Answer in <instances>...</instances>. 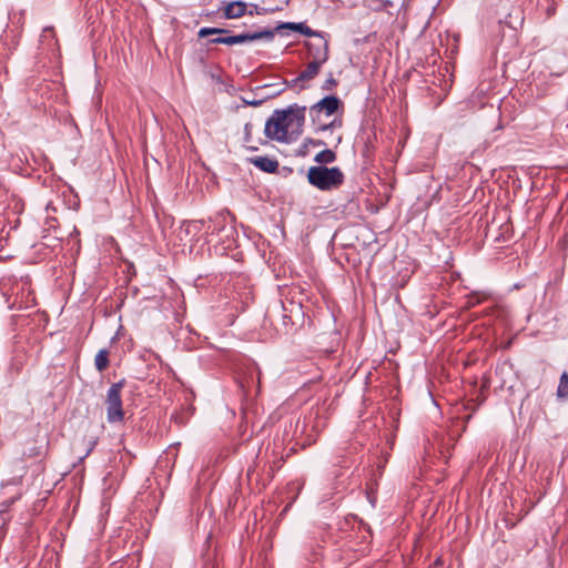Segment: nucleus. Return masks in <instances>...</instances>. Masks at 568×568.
<instances>
[{"mask_svg":"<svg viewBox=\"0 0 568 568\" xmlns=\"http://www.w3.org/2000/svg\"><path fill=\"white\" fill-rule=\"evenodd\" d=\"M302 29H298L297 32L306 36V37H316L318 36L321 32H317V31H314L312 30L306 23L302 22Z\"/></svg>","mask_w":568,"mask_h":568,"instance_id":"obj_16","label":"nucleus"},{"mask_svg":"<svg viewBox=\"0 0 568 568\" xmlns=\"http://www.w3.org/2000/svg\"><path fill=\"white\" fill-rule=\"evenodd\" d=\"M344 173L337 166H311L307 172L308 183L321 191L338 189L344 183Z\"/></svg>","mask_w":568,"mask_h":568,"instance_id":"obj_3","label":"nucleus"},{"mask_svg":"<svg viewBox=\"0 0 568 568\" xmlns=\"http://www.w3.org/2000/svg\"><path fill=\"white\" fill-rule=\"evenodd\" d=\"M313 145V146H323L325 145L324 141L322 140H315V139H306L303 143V146H307V145Z\"/></svg>","mask_w":568,"mask_h":568,"instance_id":"obj_18","label":"nucleus"},{"mask_svg":"<svg viewBox=\"0 0 568 568\" xmlns=\"http://www.w3.org/2000/svg\"><path fill=\"white\" fill-rule=\"evenodd\" d=\"M557 396L559 398H568V373L564 372L560 376L559 384L557 387Z\"/></svg>","mask_w":568,"mask_h":568,"instance_id":"obj_13","label":"nucleus"},{"mask_svg":"<svg viewBox=\"0 0 568 568\" xmlns=\"http://www.w3.org/2000/svg\"><path fill=\"white\" fill-rule=\"evenodd\" d=\"M265 11L266 10L264 8H260L257 4L251 3V4H248V9L246 11V14L252 17L254 14H264Z\"/></svg>","mask_w":568,"mask_h":568,"instance_id":"obj_15","label":"nucleus"},{"mask_svg":"<svg viewBox=\"0 0 568 568\" xmlns=\"http://www.w3.org/2000/svg\"><path fill=\"white\" fill-rule=\"evenodd\" d=\"M211 34H219L217 38L211 39L210 43L212 44H243L251 41L256 40H267L272 41L275 37V31L273 30H262L256 32H245L241 34H230L227 29L221 28H201L197 32L199 38H205Z\"/></svg>","mask_w":568,"mask_h":568,"instance_id":"obj_2","label":"nucleus"},{"mask_svg":"<svg viewBox=\"0 0 568 568\" xmlns=\"http://www.w3.org/2000/svg\"><path fill=\"white\" fill-rule=\"evenodd\" d=\"M94 366L97 371L103 372L109 366V351L106 348L100 349L94 358Z\"/></svg>","mask_w":568,"mask_h":568,"instance_id":"obj_11","label":"nucleus"},{"mask_svg":"<svg viewBox=\"0 0 568 568\" xmlns=\"http://www.w3.org/2000/svg\"><path fill=\"white\" fill-rule=\"evenodd\" d=\"M343 106V102L336 95H327L310 108V116L314 123H318L320 131H326L335 125V121L323 123V116H331Z\"/></svg>","mask_w":568,"mask_h":568,"instance_id":"obj_4","label":"nucleus"},{"mask_svg":"<svg viewBox=\"0 0 568 568\" xmlns=\"http://www.w3.org/2000/svg\"><path fill=\"white\" fill-rule=\"evenodd\" d=\"M315 38L314 41L306 42L308 58L326 62L328 60V41L323 33Z\"/></svg>","mask_w":568,"mask_h":568,"instance_id":"obj_7","label":"nucleus"},{"mask_svg":"<svg viewBox=\"0 0 568 568\" xmlns=\"http://www.w3.org/2000/svg\"><path fill=\"white\" fill-rule=\"evenodd\" d=\"M202 226H203V221H189V222H184L182 224V226L180 227V236H182V234L184 235H192V236H195L201 230H202ZM183 237H181L182 240Z\"/></svg>","mask_w":568,"mask_h":568,"instance_id":"obj_10","label":"nucleus"},{"mask_svg":"<svg viewBox=\"0 0 568 568\" xmlns=\"http://www.w3.org/2000/svg\"><path fill=\"white\" fill-rule=\"evenodd\" d=\"M250 163L266 173H274L278 169V162L270 156H255L248 159Z\"/></svg>","mask_w":568,"mask_h":568,"instance_id":"obj_9","label":"nucleus"},{"mask_svg":"<svg viewBox=\"0 0 568 568\" xmlns=\"http://www.w3.org/2000/svg\"><path fill=\"white\" fill-rule=\"evenodd\" d=\"M306 106L296 104L284 110H275L266 120L265 135L281 143H292L303 133Z\"/></svg>","mask_w":568,"mask_h":568,"instance_id":"obj_1","label":"nucleus"},{"mask_svg":"<svg viewBox=\"0 0 568 568\" xmlns=\"http://www.w3.org/2000/svg\"><path fill=\"white\" fill-rule=\"evenodd\" d=\"M95 444H97V440H92V442L90 443V447H89V449H88V452H87L85 456H88V455L91 453V450L93 449V447L95 446Z\"/></svg>","mask_w":568,"mask_h":568,"instance_id":"obj_21","label":"nucleus"},{"mask_svg":"<svg viewBox=\"0 0 568 568\" xmlns=\"http://www.w3.org/2000/svg\"><path fill=\"white\" fill-rule=\"evenodd\" d=\"M315 162L317 163H325V164H328V163H333L335 160H336V154L334 151L329 150V149H325L321 152H318L316 155H315Z\"/></svg>","mask_w":568,"mask_h":568,"instance_id":"obj_12","label":"nucleus"},{"mask_svg":"<svg viewBox=\"0 0 568 568\" xmlns=\"http://www.w3.org/2000/svg\"><path fill=\"white\" fill-rule=\"evenodd\" d=\"M480 302H481L480 297H478V300H476V301L474 300V297H470L468 301V305L474 306L475 304H477V303L479 304Z\"/></svg>","mask_w":568,"mask_h":568,"instance_id":"obj_20","label":"nucleus"},{"mask_svg":"<svg viewBox=\"0 0 568 568\" xmlns=\"http://www.w3.org/2000/svg\"><path fill=\"white\" fill-rule=\"evenodd\" d=\"M248 4L244 1H222L217 12L222 18L231 20L246 14Z\"/></svg>","mask_w":568,"mask_h":568,"instance_id":"obj_6","label":"nucleus"},{"mask_svg":"<svg viewBox=\"0 0 568 568\" xmlns=\"http://www.w3.org/2000/svg\"><path fill=\"white\" fill-rule=\"evenodd\" d=\"M337 85V81L333 78L331 74L323 83L322 90L324 91H331Z\"/></svg>","mask_w":568,"mask_h":568,"instance_id":"obj_14","label":"nucleus"},{"mask_svg":"<svg viewBox=\"0 0 568 568\" xmlns=\"http://www.w3.org/2000/svg\"><path fill=\"white\" fill-rule=\"evenodd\" d=\"M124 387V381L113 383L106 392V420L110 424L122 423L124 419V410L122 406L121 393Z\"/></svg>","mask_w":568,"mask_h":568,"instance_id":"obj_5","label":"nucleus"},{"mask_svg":"<svg viewBox=\"0 0 568 568\" xmlns=\"http://www.w3.org/2000/svg\"><path fill=\"white\" fill-rule=\"evenodd\" d=\"M302 22H286L277 27V29H290L294 31H298V29H302Z\"/></svg>","mask_w":568,"mask_h":568,"instance_id":"obj_17","label":"nucleus"},{"mask_svg":"<svg viewBox=\"0 0 568 568\" xmlns=\"http://www.w3.org/2000/svg\"><path fill=\"white\" fill-rule=\"evenodd\" d=\"M222 229H223V226H214V227L211 230V226H209V229H207V234L213 235V234L217 233V232H219L220 230H222Z\"/></svg>","mask_w":568,"mask_h":568,"instance_id":"obj_19","label":"nucleus"},{"mask_svg":"<svg viewBox=\"0 0 568 568\" xmlns=\"http://www.w3.org/2000/svg\"><path fill=\"white\" fill-rule=\"evenodd\" d=\"M325 63V61L311 59L307 63L305 70H303L297 78H295L292 83L296 84L300 81H310L313 80L320 72L321 67Z\"/></svg>","mask_w":568,"mask_h":568,"instance_id":"obj_8","label":"nucleus"}]
</instances>
